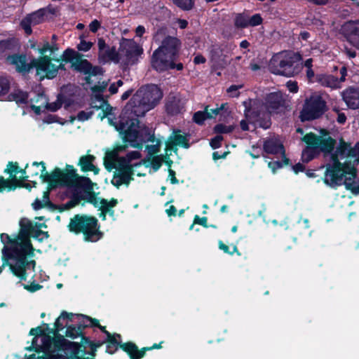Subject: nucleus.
I'll list each match as a JSON object with an SVG mask.
<instances>
[{
    "label": "nucleus",
    "mask_w": 359,
    "mask_h": 359,
    "mask_svg": "<svg viewBox=\"0 0 359 359\" xmlns=\"http://www.w3.org/2000/svg\"><path fill=\"white\" fill-rule=\"evenodd\" d=\"M154 40L161 45L152 53L151 57V66L157 72L161 73L172 69L181 71L184 65L179 62L181 41L168 34L166 27L157 29Z\"/></svg>",
    "instance_id": "1"
},
{
    "label": "nucleus",
    "mask_w": 359,
    "mask_h": 359,
    "mask_svg": "<svg viewBox=\"0 0 359 359\" xmlns=\"http://www.w3.org/2000/svg\"><path fill=\"white\" fill-rule=\"evenodd\" d=\"M137 116L123 114L117 125L116 130L122 135L123 143L138 149L143 148L146 142H153L155 140L154 132L145 125H141Z\"/></svg>",
    "instance_id": "2"
},
{
    "label": "nucleus",
    "mask_w": 359,
    "mask_h": 359,
    "mask_svg": "<svg viewBox=\"0 0 359 359\" xmlns=\"http://www.w3.org/2000/svg\"><path fill=\"white\" fill-rule=\"evenodd\" d=\"M42 177H43V182L48 184L49 189H53L58 187L93 189L91 180L89 177L79 175L76 173V170L71 165H66L64 170L56 167L50 174H46Z\"/></svg>",
    "instance_id": "3"
},
{
    "label": "nucleus",
    "mask_w": 359,
    "mask_h": 359,
    "mask_svg": "<svg viewBox=\"0 0 359 359\" xmlns=\"http://www.w3.org/2000/svg\"><path fill=\"white\" fill-rule=\"evenodd\" d=\"M162 97V92L156 85L140 89L126 106L124 113L137 117L144 116L147 111L158 104Z\"/></svg>",
    "instance_id": "4"
},
{
    "label": "nucleus",
    "mask_w": 359,
    "mask_h": 359,
    "mask_svg": "<svg viewBox=\"0 0 359 359\" xmlns=\"http://www.w3.org/2000/svg\"><path fill=\"white\" fill-rule=\"evenodd\" d=\"M69 232L75 234H82L85 241L95 243L102 239L104 233L100 230L98 219L86 214H76L70 218L67 225Z\"/></svg>",
    "instance_id": "5"
},
{
    "label": "nucleus",
    "mask_w": 359,
    "mask_h": 359,
    "mask_svg": "<svg viewBox=\"0 0 359 359\" xmlns=\"http://www.w3.org/2000/svg\"><path fill=\"white\" fill-rule=\"evenodd\" d=\"M332 163H327L323 178V182L332 188H337L343 184V179L346 175H356L357 170L351 161H340V154L336 151L331 153Z\"/></svg>",
    "instance_id": "6"
},
{
    "label": "nucleus",
    "mask_w": 359,
    "mask_h": 359,
    "mask_svg": "<svg viewBox=\"0 0 359 359\" xmlns=\"http://www.w3.org/2000/svg\"><path fill=\"white\" fill-rule=\"evenodd\" d=\"M244 116L250 123L268 129L271 126V118L261 100L248 99L243 102Z\"/></svg>",
    "instance_id": "7"
},
{
    "label": "nucleus",
    "mask_w": 359,
    "mask_h": 359,
    "mask_svg": "<svg viewBox=\"0 0 359 359\" xmlns=\"http://www.w3.org/2000/svg\"><path fill=\"white\" fill-rule=\"evenodd\" d=\"M329 110L327 102L318 93H313L306 97L299 113L301 121H311L323 117Z\"/></svg>",
    "instance_id": "8"
},
{
    "label": "nucleus",
    "mask_w": 359,
    "mask_h": 359,
    "mask_svg": "<svg viewBox=\"0 0 359 359\" xmlns=\"http://www.w3.org/2000/svg\"><path fill=\"white\" fill-rule=\"evenodd\" d=\"M302 57L299 53H290L273 59L270 65L271 72L287 77H291L299 72V62Z\"/></svg>",
    "instance_id": "9"
},
{
    "label": "nucleus",
    "mask_w": 359,
    "mask_h": 359,
    "mask_svg": "<svg viewBox=\"0 0 359 359\" xmlns=\"http://www.w3.org/2000/svg\"><path fill=\"white\" fill-rule=\"evenodd\" d=\"M45 346L46 348L49 347L50 344H53L54 352L56 351H63L69 352V356L79 359L80 353L85 355L86 347L85 344L81 342L70 341L65 338L62 334L55 335L54 337H47L45 341Z\"/></svg>",
    "instance_id": "10"
},
{
    "label": "nucleus",
    "mask_w": 359,
    "mask_h": 359,
    "mask_svg": "<svg viewBox=\"0 0 359 359\" xmlns=\"http://www.w3.org/2000/svg\"><path fill=\"white\" fill-rule=\"evenodd\" d=\"M1 260L2 264L0 266V274L5 266H8L13 275L20 280H26L28 276L27 271L31 269L34 271L36 264V261L34 259L24 261L21 259H13V257H8L6 255H2Z\"/></svg>",
    "instance_id": "11"
},
{
    "label": "nucleus",
    "mask_w": 359,
    "mask_h": 359,
    "mask_svg": "<svg viewBox=\"0 0 359 359\" xmlns=\"http://www.w3.org/2000/svg\"><path fill=\"white\" fill-rule=\"evenodd\" d=\"M0 239L4 244L1 250L2 255H6L13 259H21L24 261L31 260L21 241L18 240V236L12 238L8 234L2 233L0 234Z\"/></svg>",
    "instance_id": "12"
},
{
    "label": "nucleus",
    "mask_w": 359,
    "mask_h": 359,
    "mask_svg": "<svg viewBox=\"0 0 359 359\" xmlns=\"http://www.w3.org/2000/svg\"><path fill=\"white\" fill-rule=\"evenodd\" d=\"M7 60L11 64L15 66L16 71L19 73L25 74L34 67L36 69L37 74H39L44 67L46 57L40 56L38 58H33L29 63H27V57L25 54L15 53L8 55Z\"/></svg>",
    "instance_id": "13"
},
{
    "label": "nucleus",
    "mask_w": 359,
    "mask_h": 359,
    "mask_svg": "<svg viewBox=\"0 0 359 359\" xmlns=\"http://www.w3.org/2000/svg\"><path fill=\"white\" fill-rule=\"evenodd\" d=\"M261 101L271 118L272 114L284 113L287 107L286 100L281 91L267 93Z\"/></svg>",
    "instance_id": "14"
},
{
    "label": "nucleus",
    "mask_w": 359,
    "mask_h": 359,
    "mask_svg": "<svg viewBox=\"0 0 359 359\" xmlns=\"http://www.w3.org/2000/svg\"><path fill=\"white\" fill-rule=\"evenodd\" d=\"M20 230L18 235V240L21 241L28 256L32 258L34 256L35 249L34 248L30 240V233L34 230L33 223L27 218H23L20 221Z\"/></svg>",
    "instance_id": "15"
},
{
    "label": "nucleus",
    "mask_w": 359,
    "mask_h": 359,
    "mask_svg": "<svg viewBox=\"0 0 359 359\" xmlns=\"http://www.w3.org/2000/svg\"><path fill=\"white\" fill-rule=\"evenodd\" d=\"M46 15V8H40L34 12L27 14L21 21L20 27L24 29L25 33L29 36L32 33V25L42 23L45 20Z\"/></svg>",
    "instance_id": "16"
},
{
    "label": "nucleus",
    "mask_w": 359,
    "mask_h": 359,
    "mask_svg": "<svg viewBox=\"0 0 359 359\" xmlns=\"http://www.w3.org/2000/svg\"><path fill=\"white\" fill-rule=\"evenodd\" d=\"M70 67L74 71L84 75L97 76L102 74V67L93 66L88 60L83 59V55L78 57Z\"/></svg>",
    "instance_id": "17"
},
{
    "label": "nucleus",
    "mask_w": 359,
    "mask_h": 359,
    "mask_svg": "<svg viewBox=\"0 0 359 359\" xmlns=\"http://www.w3.org/2000/svg\"><path fill=\"white\" fill-rule=\"evenodd\" d=\"M121 49L124 52L126 59L133 60L143 53V48L135 41L123 38V42L120 44Z\"/></svg>",
    "instance_id": "18"
},
{
    "label": "nucleus",
    "mask_w": 359,
    "mask_h": 359,
    "mask_svg": "<svg viewBox=\"0 0 359 359\" xmlns=\"http://www.w3.org/2000/svg\"><path fill=\"white\" fill-rule=\"evenodd\" d=\"M79 313H68L65 311H62L59 316V317L56 319L55 323H54V328H50L48 325L47 323H43V325L46 326L47 330H48L49 333H51L53 337L55 335L60 334V332L62 331L65 328V325L61 323L62 320H67L69 323V322H73L74 318H76V315Z\"/></svg>",
    "instance_id": "19"
},
{
    "label": "nucleus",
    "mask_w": 359,
    "mask_h": 359,
    "mask_svg": "<svg viewBox=\"0 0 359 359\" xmlns=\"http://www.w3.org/2000/svg\"><path fill=\"white\" fill-rule=\"evenodd\" d=\"M226 56L223 53V49L219 45H213L210 51V61L213 63L215 69H223L227 62L225 60Z\"/></svg>",
    "instance_id": "20"
},
{
    "label": "nucleus",
    "mask_w": 359,
    "mask_h": 359,
    "mask_svg": "<svg viewBox=\"0 0 359 359\" xmlns=\"http://www.w3.org/2000/svg\"><path fill=\"white\" fill-rule=\"evenodd\" d=\"M43 57H46V60H45L44 67L41 69V73H45L46 77L48 79L55 78L59 70L66 71L65 65L62 62H60L59 65L56 66L51 62L53 58L49 55H43Z\"/></svg>",
    "instance_id": "21"
},
{
    "label": "nucleus",
    "mask_w": 359,
    "mask_h": 359,
    "mask_svg": "<svg viewBox=\"0 0 359 359\" xmlns=\"http://www.w3.org/2000/svg\"><path fill=\"white\" fill-rule=\"evenodd\" d=\"M343 100L349 109H359V88H348L343 93Z\"/></svg>",
    "instance_id": "22"
},
{
    "label": "nucleus",
    "mask_w": 359,
    "mask_h": 359,
    "mask_svg": "<svg viewBox=\"0 0 359 359\" xmlns=\"http://www.w3.org/2000/svg\"><path fill=\"white\" fill-rule=\"evenodd\" d=\"M263 151L268 154H278L285 152L283 144L276 139L267 138L264 140Z\"/></svg>",
    "instance_id": "23"
},
{
    "label": "nucleus",
    "mask_w": 359,
    "mask_h": 359,
    "mask_svg": "<svg viewBox=\"0 0 359 359\" xmlns=\"http://www.w3.org/2000/svg\"><path fill=\"white\" fill-rule=\"evenodd\" d=\"M94 97L95 100L101 102V104L97 106L93 105V103H91L90 107L96 110L101 109L98 116L101 118V120H102L111 114L112 107L108 103L107 100L104 98V96L102 93H95Z\"/></svg>",
    "instance_id": "24"
},
{
    "label": "nucleus",
    "mask_w": 359,
    "mask_h": 359,
    "mask_svg": "<svg viewBox=\"0 0 359 359\" xmlns=\"http://www.w3.org/2000/svg\"><path fill=\"white\" fill-rule=\"evenodd\" d=\"M95 157L93 155H83L80 157L78 165L81 167V171L84 172L92 171L95 175H97L100 169L93 164Z\"/></svg>",
    "instance_id": "25"
},
{
    "label": "nucleus",
    "mask_w": 359,
    "mask_h": 359,
    "mask_svg": "<svg viewBox=\"0 0 359 359\" xmlns=\"http://www.w3.org/2000/svg\"><path fill=\"white\" fill-rule=\"evenodd\" d=\"M120 348L128 355H134L137 358H142L145 356L146 352L149 351V347H143L141 349L133 342L128 341L120 345Z\"/></svg>",
    "instance_id": "26"
},
{
    "label": "nucleus",
    "mask_w": 359,
    "mask_h": 359,
    "mask_svg": "<svg viewBox=\"0 0 359 359\" xmlns=\"http://www.w3.org/2000/svg\"><path fill=\"white\" fill-rule=\"evenodd\" d=\"M183 108V104L180 98L172 96L169 97L165 103V111L170 116H175L180 114Z\"/></svg>",
    "instance_id": "27"
},
{
    "label": "nucleus",
    "mask_w": 359,
    "mask_h": 359,
    "mask_svg": "<svg viewBox=\"0 0 359 359\" xmlns=\"http://www.w3.org/2000/svg\"><path fill=\"white\" fill-rule=\"evenodd\" d=\"M47 337H51L50 335H46L42 338V345L39 346L37 344V337H34L32 341L31 346L26 347L25 349L29 351H34L35 352L39 353L43 352V355H46V353H50V352H54L53 349V344H50L48 348L45 346V341Z\"/></svg>",
    "instance_id": "28"
},
{
    "label": "nucleus",
    "mask_w": 359,
    "mask_h": 359,
    "mask_svg": "<svg viewBox=\"0 0 359 359\" xmlns=\"http://www.w3.org/2000/svg\"><path fill=\"white\" fill-rule=\"evenodd\" d=\"M65 327H66L64 336L65 338L67 337L72 339H75L80 337L81 340H82V337H86L85 332L81 330L77 323L76 324H68V323H66Z\"/></svg>",
    "instance_id": "29"
},
{
    "label": "nucleus",
    "mask_w": 359,
    "mask_h": 359,
    "mask_svg": "<svg viewBox=\"0 0 359 359\" xmlns=\"http://www.w3.org/2000/svg\"><path fill=\"white\" fill-rule=\"evenodd\" d=\"M77 324L84 332L86 328L94 327L95 325H99V320L96 318H93L89 316L84 314L76 315Z\"/></svg>",
    "instance_id": "30"
},
{
    "label": "nucleus",
    "mask_w": 359,
    "mask_h": 359,
    "mask_svg": "<svg viewBox=\"0 0 359 359\" xmlns=\"http://www.w3.org/2000/svg\"><path fill=\"white\" fill-rule=\"evenodd\" d=\"M319 153L323 152L325 154H331L336 145V140L332 137H323L320 136L319 141Z\"/></svg>",
    "instance_id": "31"
},
{
    "label": "nucleus",
    "mask_w": 359,
    "mask_h": 359,
    "mask_svg": "<svg viewBox=\"0 0 359 359\" xmlns=\"http://www.w3.org/2000/svg\"><path fill=\"white\" fill-rule=\"evenodd\" d=\"M79 56H82V54L72 48H68L63 52L60 56V58H53V60L57 62H69L71 65H72V62H74V61L77 59L78 57H79Z\"/></svg>",
    "instance_id": "32"
},
{
    "label": "nucleus",
    "mask_w": 359,
    "mask_h": 359,
    "mask_svg": "<svg viewBox=\"0 0 359 359\" xmlns=\"http://www.w3.org/2000/svg\"><path fill=\"white\" fill-rule=\"evenodd\" d=\"M316 81L323 86L334 88L337 84L338 79L330 74H319L316 75Z\"/></svg>",
    "instance_id": "33"
},
{
    "label": "nucleus",
    "mask_w": 359,
    "mask_h": 359,
    "mask_svg": "<svg viewBox=\"0 0 359 359\" xmlns=\"http://www.w3.org/2000/svg\"><path fill=\"white\" fill-rule=\"evenodd\" d=\"M180 130H175L173 132V136H170L171 140L173 142L174 145L180 146L183 148L188 149L190 147L189 139L187 135L180 134Z\"/></svg>",
    "instance_id": "34"
},
{
    "label": "nucleus",
    "mask_w": 359,
    "mask_h": 359,
    "mask_svg": "<svg viewBox=\"0 0 359 359\" xmlns=\"http://www.w3.org/2000/svg\"><path fill=\"white\" fill-rule=\"evenodd\" d=\"M118 53L114 46L111 48L108 47L102 53H99L98 57L100 62H107L109 60H118Z\"/></svg>",
    "instance_id": "35"
},
{
    "label": "nucleus",
    "mask_w": 359,
    "mask_h": 359,
    "mask_svg": "<svg viewBox=\"0 0 359 359\" xmlns=\"http://www.w3.org/2000/svg\"><path fill=\"white\" fill-rule=\"evenodd\" d=\"M116 337L121 338L119 334H113L104 340L105 344H107L106 352L109 354H114L117 350L118 346L122 344L117 341Z\"/></svg>",
    "instance_id": "36"
},
{
    "label": "nucleus",
    "mask_w": 359,
    "mask_h": 359,
    "mask_svg": "<svg viewBox=\"0 0 359 359\" xmlns=\"http://www.w3.org/2000/svg\"><path fill=\"white\" fill-rule=\"evenodd\" d=\"M356 175L351 176H346L343 179V184H344L346 189L347 190L351 191L354 194H359V183H358L355 179L356 178Z\"/></svg>",
    "instance_id": "37"
},
{
    "label": "nucleus",
    "mask_w": 359,
    "mask_h": 359,
    "mask_svg": "<svg viewBox=\"0 0 359 359\" xmlns=\"http://www.w3.org/2000/svg\"><path fill=\"white\" fill-rule=\"evenodd\" d=\"M213 116L209 113L208 106L205 107L204 111H198L194 114L193 121L196 124L202 126L207 119L212 118Z\"/></svg>",
    "instance_id": "38"
},
{
    "label": "nucleus",
    "mask_w": 359,
    "mask_h": 359,
    "mask_svg": "<svg viewBox=\"0 0 359 359\" xmlns=\"http://www.w3.org/2000/svg\"><path fill=\"white\" fill-rule=\"evenodd\" d=\"M302 140L306 144V147L316 149H319L320 136H318L313 133H309L303 137Z\"/></svg>",
    "instance_id": "39"
},
{
    "label": "nucleus",
    "mask_w": 359,
    "mask_h": 359,
    "mask_svg": "<svg viewBox=\"0 0 359 359\" xmlns=\"http://www.w3.org/2000/svg\"><path fill=\"white\" fill-rule=\"evenodd\" d=\"M82 342L83 344H85L86 347L88 346L90 348V352L89 353V354H90L93 356L95 355L97 349L102 346L104 344H105L104 340L93 341L90 339L89 337L87 336L82 337Z\"/></svg>",
    "instance_id": "40"
},
{
    "label": "nucleus",
    "mask_w": 359,
    "mask_h": 359,
    "mask_svg": "<svg viewBox=\"0 0 359 359\" xmlns=\"http://www.w3.org/2000/svg\"><path fill=\"white\" fill-rule=\"evenodd\" d=\"M320 153L318 149L305 147L302 151L301 159L304 163H307L312 161L313 158H315Z\"/></svg>",
    "instance_id": "41"
},
{
    "label": "nucleus",
    "mask_w": 359,
    "mask_h": 359,
    "mask_svg": "<svg viewBox=\"0 0 359 359\" xmlns=\"http://www.w3.org/2000/svg\"><path fill=\"white\" fill-rule=\"evenodd\" d=\"M14 101L18 104H26L28 102L29 95L27 92L18 90L10 95Z\"/></svg>",
    "instance_id": "42"
},
{
    "label": "nucleus",
    "mask_w": 359,
    "mask_h": 359,
    "mask_svg": "<svg viewBox=\"0 0 359 359\" xmlns=\"http://www.w3.org/2000/svg\"><path fill=\"white\" fill-rule=\"evenodd\" d=\"M248 15L245 13L236 14L234 18V26L236 29H244L248 27Z\"/></svg>",
    "instance_id": "43"
},
{
    "label": "nucleus",
    "mask_w": 359,
    "mask_h": 359,
    "mask_svg": "<svg viewBox=\"0 0 359 359\" xmlns=\"http://www.w3.org/2000/svg\"><path fill=\"white\" fill-rule=\"evenodd\" d=\"M155 144H147L145 147L146 150L147 151L148 157L151 158L154 156H157L156 154L160 151L161 147L162 144V142L160 139H157L155 137V140L154 142Z\"/></svg>",
    "instance_id": "44"
},
{
    "label": "nucleus",
    "mask_w": 359,
    "mask_h": 359,
    "mask_svg": "<svg viewBox=\"0 0 359 359\" xmlns=\"http://www.w3.org/2000/svg\"><path fill=\"white\" fill-rule=\"evenodd\" d=\"M182 11H190L194 6V0H170Z\"/></svg>",
    "instance_id": "45"
},
{
    "label": "nucleus",
    "mask_w": 359,
    "mask_h": 359,
    "mask_svg": "<svg viewBox=\"0 0 359 359\" xmlns=\"http://www.w3.org/2000/svg\"><path fill=\"white\" fill-rule=\"evenodd\" d=\"M143 161L144 164L147 162L149 163L146 166L148 167L150 165L155 172L158 170L162 165V159H161L159 155L154 156L151 158L148 157L147 159H144Z\"/></svg>",
    "instance_id": "46"
},
{
    "label": "nucleus",
    "mask_w": 359,
    "mask_h": 359,
    "mask_svg": "<svg viewBox=\"0 0 359 359\" xmlns=\"http://www.w3.org/2000/svg\"><path fill=\"white\" fill-rule=\"evenodd\" d=\"M82 189H83L84 192L86 194V196H83V200L86 201L87 203H89L93 205V206L95 208H97L99 205L98 200H97L95 193L93 191V189H90V190L86 189V188H82Z\"/></svg>",
    "instance_id": "47"
},
{
    "label": "nucleus",
    "mask_w": 359,
    "mask_h": 359,
    "mask_svg": "<svg viewBox=\"0 0 359 359\" xmlns=\"http://www.w3.org/2000/svg\"><path fill=\"white\" fill-rule=\"evenodd\" d=\"M17 174L9 175V177L6 179L8 183V191H15L17 188H20L22 181L18 178Z\"/></svg>",
    "instance_id": "48"
},
{
    "label": "nucleus",
    "mask_w": 359,
    "mask_h": 359,
    "mask_svg": "<svg viewBox=\"0 0 359 359\" xmlns=\"http://www.w3.org/2000/svg\"><path fill=\"white\" fill-rule=\"evenodd\" d=\"M14 48V40L13 39H2L0 41V54Z\"/></svg>",
    "instance_id": "49"
},
{
    "label": "nucleus",
    "mask_w": 359,
    "mask_h": 359,
    "mask_svg": "<svg viewBox=\"0 0 359 359\" xmlns=\"http://www.w3.org/2000/svg\"><path fill=\"white\" fill-rule=\"evenodd\" d=\"M82 199H83V196L79 195L78 194H74L72 198L70 199V201H69L64 205V209L68 210L76 206L77 205L79 204Z\"/></svg>",
    "instance_id": "50"
},
{
    "label": "nucleus",
    "mask_w": 359,
    "mask_h": 359,
    "mask_svg": "<svg viewBox=\"0 0 359 359\" xmlns=\"http://www.w3.org/2000/svg\"><path fill=\"white\" fill-rule=\"evenodd\" d=\"M350 144L346 142L342 138L340 139L339 144L336 149V151L340 154L341 159L346 157Z\"/></svg>",
    "instance_id": "51"
},
{
    "label": "nucleus",
    "mask_w": 359,
    "mask_h": 359,
    "mask_svg": "<svg viewBox=\"0 0 359 359\" xmlns=\"http://www.w3.org/2000/svg\"><path fill=\"white\" fill-rule=\"evenodd\" d=\"M232 126H226L222 123H218L214 126L213 130L217 134H227L233 131Z\"/></svg>",
    "instance_id": "52"
},
{
    "label": "nucleus",
    "mask_w": 359,
    "mask_h": 359,
    "mask_svg": "<svg viewBox=\"0 0 359 359\" xmlns=\"http://www.w3.org/2000/svg\"><path fill=\"white\" fill-rule=\"evenodd\" d=\"M10 89V81L4 76H0V96L7 94Z\"/></svg>",
    "instance_id": "53"
},
{
    "label": "nucleus",
    "mask_w": 359,
    "mask_h": 359,
    "mask_svg": "<svg viewBox=\"0 0 359 359\" xmlns=\"http://www.w3.org/2000/svg\"><path fill=\"white\" fill-rule=\"evenodd\" d=\"M263 22V18H262L259 13H256L253 15L252 17L249 18L248 20V27H256L262 25Z\"/></svg>",
    "instance_id": "54"
},
{
    "label": "nucleus",
    "mask_w": 359,
    "mask_h": 359,
    "mask_svg": "<svg viewBox=\"0 0 359 359\" xmlns=\"http://www.w3.org/2000/svg\"><path fill=\"white\" fill-rule=\"evenodd\" d=\"M46 327V326L44 325ZM48 330L47 329H42L40 326H38L34 328H32L29 331V335L34 336L37 337L39 336H42L43 337L46 335H50Z\"/></svg>",
    "instance_id": "55"
},
{
    "label": "nucleus",
    "mask_w": 359,
    "mask_h": 359,
    "mask_svg": "<svg viewBox=\"0 0 359 359\" xmlns=\"http://www.w3.org/2000/svg\"><path fill=\"white\" fill-rule=\"evenodd\" d=\"M18 169H19V166H18V163L17 162L10 161L7 164V167L4 170V172L8 174L9 175H12L13 174H18Z\"/></svg>",
    "instance_id": "56"
},
{
    "label": "nucleus",
    "mask_w": 359,
    "mask_h": 359,
    "mask_svg": "<svg viewBox=\"0 0 359 359\" xmlns=\"http://www.w3.org/2000/svg\"><path fill=\"white\" fill-rule=\"evenodd\" d=\"M80 43L77 45V49L79 51H88L93 46V43L90 41H86L83 36H81Z\"/></svg>",
    "instance_id": "57"
},
{
    "label": "nucleus",
    "mask_w": 359,
    "mask_h": 359,
    "mask_svg": "<svg viewBox=\"0 0 359 359\" xmlns=\"http://www.w3.org/2000/svg\"><path fill=\"white\" fill-rule=\"evenodd\" d=\"M242 87V85H231L227 88L226 92L231 97H238L241 94L238 90Z\"/></svg>",
    "instance_id": "58"
},
{
    "label": "nucleus",
    "mask_w": 359,
    "mask_h": 359,
    "mask_svg": "<svg viewBox=\"0 0 359 359\" xmlns=\"http://www.w3.org/2000/svg\"><path fill=\"white\" fill-rule=\"evenodd\" d=\"M222 140L223 137L222 135H217L210 140V145L213 149H218L221 147Z\"/></svg>",
    "instance_id": "59"
},
{
    "label": "nucleus",
    "mask_w": 359,
    "mask_h": 359,
    "mask_svg": "<svg viewBox=\"0 0 359 359\" xmlns=\"http://www.w3.org/2000/svg\"><path fill=\"white\" fill-rule=\"evenodd\" d=\"M134 174H116L114 173V177H118L121 181L124 182V184L128 185L130 181L133 180Z\"/></svg>",
    "instance_id": "60"
},
{
    "label": "nucleus",
    "mask_w": 359,
    "mask_h": 359,
    "mask_svg": "<svg viewBox=\"0 0 359 359\" xmlns=\"http://www.w3.org/2000/svg\"><path fill=\"white\" fill-rule=\"evenodd\" d=\"M93 111H80L77 114V118L80 121H85L88 120L93 115Z\"/></svg>",
    "instance_id": "61"
},
{
    "label": "nucleus",
    "mask_w": 359,
    "mask_h": 359,
    "mask_svg": "<svg viewBox=\"0 0 359 359\" xmlns=\"http://www.w3.org/2000/svg\"><path fill=\"white\" fill-rule=\"evenodd\" d=\"M49 186L48 185L47 190L43 194V202L46 204V206L55 208L56 206L50 201V191Z\"/></svg>",
    "instance_id": "62"
},
{
    "label": "nucleus",
    "mask_w": 359,
    "mask_h": 359,
    "mask_svg": "<svg viewBox=\"0 0 359 359\" xmlns=\"http://www.w3.org/2000/svg\"><path fill=\"white\" fill-rule=\"evenodd\" d=\"M131 165L126 156H118L116 161V169Z\"/></svg>",
    "instance_id": "63"
},
{
    "label": "nucleus",
    "mask_w": 359,
    "mask_h": 359,
    "mask_svg": "<svg viewBox=\"0 0 359 359\" xmlns=\"http://www.w3.org/2000/svg\"><path fill=\"white\" fill-rule=\"evenodd\" d=\"M194 224H199L205 228H208V218L206 217H200L198 215H196L194 218Z\"/></svg>",
    "instance_id": "64"
}]
</instances>
